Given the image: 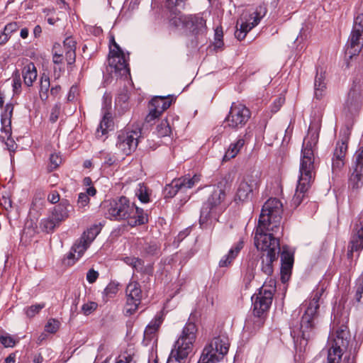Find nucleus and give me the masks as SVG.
Here are the masks:
<instances>
[{
  "mask_svg": "<svg viewBox=\"0 0 363 363\" xmlns=\"http://www.w3.org/2000/svg\"><path fill=\"white\" fill-rule=\"evenodd\" d=\"M282 203L275 198L268 199L262 206L258 225L255 234V245L262 251V271L267 275L273 272V262L280 252L278 235L281 233V226Z\"/></svg>",
  "mask_w": 363,
  "mask_h": 363,
  "instance_id": "1",
  "label": "nucleus"
},
{
  "mask_svg": "<svg viewBox=\"0 0 363 363\" xmlns=\"http://www.w3.org/2000/svg\"><path fill=\"white\" fill-rule=\"evenodd\" d=\"M319 133L316 128L309 127L307 135L303 140L301 161L299 167V176L294 196L291 203L294 208L298 207L313 182L315 174V151L318 141Z\"/></svg>",
  "mask_w": 363,
  "mask_h": 363,
  "instance_id": "2",
  "label": "nucleus"
},
{
  "mask_svg": "<svg viewBox=\"0 0 363 363\" xmlns=\"http://www.w3.org/2000/svg\"><path fill=\"white\" fill-rule=\"evenodd\" d=\"M324 292V289L317 288L313 291L311 299L306 302V308L301 317L300 323L291 326V333L298 339L301 338V344L302 341L307 344L309 339L313 337L315 334L316 326L318 323V309L320 307V300Z\"/></svg>",
  "mask_w": 363,
  "mask_h": 363,
  "instance_id": "3",
  "label": "nucleus"
},
{
  "mask_svg": "<svg viewBox=\"0 0 363 363\" xmlns=\"http://www.w3.org/2000/svg\"><path fill=\"white\" fill-rule=\"evenodd\" d=\"M106 217L110 220H125L130 226L147 222V215L125 196L109 201L106 206Z\"/></svg>",
  "mask_w": 363,
  "mask_h": 363,
  "instance_id": "4",
  "label": "nucleus"
},
{
  "mask_svg": "<svg viewBox=\"0 0 363 363\" xmlns=\"http://www.w3.org/2000/svg\"><path fill=\"white\" fill-rule=\"evenodd\" d=\"M225 191L219 186L214 188L201 209L199 224L201 228H206L218 221L220 215L225 208Z\"/></svg>",
  "mask_w": 363,
  "mask_h": 363,
  "instance_id": "5",
  "label": "nucleus"
},
{
  "mask_svg": "<svg viewBox=\"0 0 363 363\" xmlns=\"http://www.w3.org/2000/svg\"><path fill=\"white\" fill-rule=\"evenodd\" d=\"M349 340L350 335L345 325L340 327L335 336L329 337L327 363H340L343 350L347 348Z\"/></svg>",
  "mask_w": 363,
  "mask_h": 363,
  "instance_id": "6",
  "label": "nucleus"
},
{
  "mask_svg": "<svg viewBox=\"0 0 363 363\" xmlns=\"http://www.w3.org/2000/svg\"><path fill=\"white\" fill-rule=\"evenodd\" d=\"M73 211L72 206L67 199H62L53 207L50 216L43 218L40 222V228L46 233L52 232L62 222L69 217V213Z\"/></svg>",
  "mask_w": 363,
  "mask_h": 363,
  "instance_id": "7",
  "label": "nucleus"
},
{
  "mask_svg": "<svg viewBox=\"0 0 363 363\" xmlns=\"http://www.w3.org/2000/svg\"><path fill=\"white\" fill-rule=\"evenodd\" d=\"M275 291L276 281L269 278L259 289L258 293L252 296L253 313L255 315L259 317L268 311L272 304Z\"/></svg>",
  "mask_w": 363,
  "mask_h": 363,
  "instance_id": "8",
  "label": "nucleus"
},
{
  "mask_svg": "<svg viewBox=\"0 0 363 363\" xmlns=\"http://www.w3.org/2000/svg\"><path fill=\"white\" fill-rule=\"evenodd\" d=\"M230 343L227 337L218 336L213 338L205 347L198 363H216L228 353Z\"/></svg>",
  "mask_w": 363,
  "mask_h": 363,
  "instance_id": "9",
  "label": "nucleus"
},
{
  "mask_svg": "<svg viewBox=\"0 0 363 363\" xmlns=\"http://www.w3.org/2000/svg\"><path fill=\"white\" fill-rule=\"evenodd\" d=\"M260 184V172L253 171L245 176L238 183L234 201L235 203H244L250 201L253 196V192Z\"/></svg>",
  "mask_w": 363,
  "mask_h": 363,
  "instance_id": "10",
  "label": "nucleus"
},
{
  "mask_svg": "<svg viewBox=\"0 0 363 363\" xmlns=\"http://www.w3.org/2000/svg\"><path fill=\"white\" fill-rule=\"evenodd\" d=\"M266 12L265 7L260 6L249 14L243 13L237 23V30L235 32L236 38L239 40H243L247 33L259 23Z\"/></svg>",
  "mask_w": 363,
  "mask_h": 363,
  "instance_id": "11",
  "label": "nucleus"
},
{
  "mask_svg": "<svg viewBox=\"0 0 363 363\" xmlns=\"http://www.w3.org/2000/svg\"><path fill=\"white\" fill-rule=\"evenodd\" d=\"M196 326L194 323H187L171 352L173 354H177V356L179 354L183 357H187L192 351L193 344L196 340Z\"/></svg>",
  "mask_w": 363,
  "mask_h": 363,
  "instance_id": "12",
  "label": "nucleus"
},
{
  "mask_svg": "<svg viewBox=\"0 0 363 363\" xmlns=\"http://www.w3.org/2000/svg\"><path fill=\"white\" fill-rule=\"evenodd\" d=\"M170 23L176 27H182L194 35L203 34L206 30L205 20L198 16H185L179 11L170 18Z\"/></svg>",
  "mask_w": 363,
  "mask_h": 363,
  "instance_id": "13",
  "label": "nucleus"
},
{
  "mask_svg": "<svg viewBox=\"0 0 363 363\" xmlns=\"http://www.w3.org/2000/svg\"><path fill=\"white\" fill-rule=\"evenodd\" d=\"M363 101V80L358 79L353 82L345 101L344 111L347 115L355 116L361 108Z\"/></svg>",
  "mask_w": 363,
  "mask_h": 363,
  "instance_id": "14",
  "label": "nucleus"
},
{
  "mask_svg": "<svg viewBox=\"0 0 363 363\" xmlns=\"http://www.w3.org/2000/svg\"><path fill=\"white\" fill-rule=\"evenodd\" d=\"M250 118V111L244 104L233 103L225 123L226 126L238 130L242 128Z\"/></svg>",
  "mask_w": 363,
  "mask_h": 363,
  "instance_id": "15",
  "label": "nucleus"
},
{
  "mask_svg": "<svg viewBox=\"0 0 363 363\" xmlns=\"http://www.w3.org/2000/svg\"><path fill=\"white\" fill-rule=\"evenodd\" d=\"M126 313L131 315L135 312L142 299V290L140 284L136 281H131L126 286Z\"/></svg>",
  "mask_w": 363,
  "mask_h": 363,
  "instance_id": "16",
  "label": "nucleus"
},
{
  "mask_svg": "<svg viewBox=\"0 0 363 363\" xmlns=\"http://www.w3.org/2000/svg\"><path fill=\"white\" fill-rule=\"evenodd\" d=\"M139 137L138 131L122 132L118 136L116 147L123 154L128 155L136 149Z\"/></svg>",
  "mask_w": 363,
  "mask_h": 363,
  "instance_id": "17",
  "label": "nucleus"
},
{
  "mask_svg": "<svg viewBox=\"0 0 363 363\" xmlns=\"http://www.w3.org/2000/svg\"><path fill=\"white\" fill-rule=\"evenodd\" d=\"M172 100L167 96H155L149 104V113L145 117V122L152 123L171 105Z\"/></svg>",
  "mask_w": 363,
  "mask_h": 363,
  "instance_id": "18",
  "label": "nucleus"
},
{
  "mask_svg": "<svg viewBox=\"0 0 363 363\" xmlns=\"http://www.w3.org/2000/svg\"><path fill=\"white\" fill-rule=\"evenodd\" d=\"M111 96L109 94H105L103 96L102 107L104 116L96 131L97 138H101L103 135H106L113 125L111 115L109 112V110L111 109Z\"/></svg>",
  "mask_w": 363,
  "mask_h": 363,
  "instance_id": "19",
  "label": "nucleus"
},
{
  "mask_svg": "<svg viewBox=\"0 0 363 363\" xmlns=\"http://www.w3.org/2000/svg\"><path fill=\"white\" fill-rule=\"evenodd\" d=\"M113 45L114 48L110 50L108 65L114 69V72H119L121 74H124L128 71L124 54L115 42Z\"/></svg>",
  "mask_w": 363,
  "mask_h": 363,
  "instance_id": "20",
  "label": "nucleus"
},
{
  "mask_svg": "<svg viewBox=\"0 0 363 363\" xmlns=\"http://www.w3.org/2000/svg\"><path fill=\"white\" fill-rule=\"evenodd\" d=\"M353 160L354 168L350 182L352 188L358 189L363 184V147L356 151Z\"/></svg>",
  "mask_w": 363,
  "mask_h": 363,
  "instance_id": "21",
  "label": "nucleus"
},
{
  "mask_svg": "<svg viewBox=\"0 0 363 363\" xmlns=\"http://www.w3.org/2000/svg\"><path fill=\"white\" fill-rule=\"evenodd\" d=\"M350 244L351 252H358L363 248V211L354 223Z\"/></svg>",
  "mask_w": 363,
  "mask_h": 363,
  "instance_id": "22",
  "label": "nucleus"
},
{
  "mask_svg": "<svg viewBox=\"0 0 363 363\" xmlns=\"http://www.w3.org/2000/svg\"><path fill=\"white\" fill-rule=\"evenodd\" d=\"M89 246V245L85 240L79 238L72 247L64 259V263L69 266L73 265L84 255Z\"/></svg>",
  "mask_w": 363,
  "mask_h": 363,
  "instance_id": "23",
  "label": "nucleus"
},
{
  "mask_svg": "<svg viewBox=\"0 0 363 363\" xmlns=\"http://www.w3.org/2000/svg\"><path fill=\"white\" fill-rule=\"evenodd\" d=\"M362 34L363 32H360L358 30H352L345 50V54L349 58L351 59L360 52Z\"/></svg>",
  "mask_w": 363,
  "mask_h": 363,
  "instance_id": "24",
  "label": "nucleus"
},
{
  "mask_svg": "<svg viewBox=\"0 0 363 363\" xmlns=\"http://www.w3.org/2000/svg\"><path fill=\"white\" fill-rule=\"evenodd\" d=\"M325 72L323 68H318L314 81V97L320 100L325 95Z\"/></svg>",
  "mask_w": 363,
  "mask_h": 363,
  "instance_id": "25",
  "label": "nucleus"
},
{
  "mask_svg": "<svg viewBox=\"0 0 363 363\" xmlns=\"http://www.w3.org/2000/svg\"><path fill=\"white\" fill-rule=\"evenodd\" d=\"M199 181L200 176L197 174H194L192 177L188 176L174 180L171 184V186L175 189L173 191V194H176L179 190L192 188Z\"/></svg>",
  "mask_w": 363,
  "mask_h": 363,
  "instance_id": "26",
  "label": "nucleus"
},
{
  "mask_svg": "<svg viewBox=\"0 0 363 363\" xmlns=\"http://www.w3.org/2000/svg\"><path fill=\"white\" fill-rule=\"evenodd\" d=\"M245 143V141L242 136H239L236 140L231 143L223 155V162H227L235 157L243 147Z\"/></svg>",
  "mask_w": 363,
  "mask_h": 363,
  "instance_id": "27",
  "label": "nucleus"
},
{
  "mask_svg": "<svg viewBox=\"0 0 363 363\" xmlns=\"http://www.w3.org/2000/svg\"><path fill=\"white\" fill-rule=\"evenodd\" d=\"M22 74L25 84L31 86L38 76L35 65L30 62L26 64L23 68Z\"/></svg>",
  "mask_w": 363,
  "mask_h": 363,
  "instance_id": "28",
  "label": "nucleus"
},
{
  "mask_svg": "<svg viewBox=\"0 0 363 363\" xmlns=\"http://www.w3.org/2000/svg\"><path fill=\"white\" fill-rule=\"evenodd\" d=\"M138 360L137 351L133 346H128L118 357L116 363H136Z\"/></svg>",
  "mask_w": 363,
  "mask_h": 363,
  "instance_id": "29",
  "label": "nucleus"
},
{
  "mask_svg": "<svg viewBox=\"0 0 363 363\" xmlns=\"http://www.w3.org/2000/svg\"><path fill=\"white\" fill-rule=\"evenodd\" d=\"M6 120H2V127H1V131L5 133L6 135L7 136V140L5 143L7 149L9 152H14L15 149L16 147V144L13 140L11 138V126L10 121H8V124H6Z\"/></svg>",
  "mask_w": 363,
  "mask_h": 363,
  "instance_id": "30",
  "label": "nucleus"
},
{
  "mask_svg": "<svg viewBox=\"0 0 363 363\" xmlns=\"http://www.w3.org/2000/svg\"><path fill=\"white\" fill-rule=\"evenodd\" d=\"M162 321V315L160 314L156 315L154 319H152L146 327L144 333L145 336L147 338H150V336L158 330Z\"/></svg>",
  "mask_w": 363,
  "mask_h": 363,
  "instance_id": "31",
  "label": "nucleus"
},
{
  "mask_svg": "<svg viewBox=\"0 0 363 363\" xmlns=\"http://www.w3.org/2000/svg\"><path fill=\"white\" fill-rule=\"evenodd\" d=\"M101 230V224L93 225L86 231L84 232L80 238L85 240L86 242L90 245L92 242V241L95 239L96 235L100 233Z\"/></svg>",
  "mask_w": 363,
  "mask_h": 363,
  "instance_id": "32",
  "label": "nucleus"
},
{
  "mask_svg": "<svg viewBox=\"0 0 363 363\" xmlns=\"http://www.w3.org/2000/svg\"><path fill=\"white\" fill-rule=\"evenodd\" d=\"M50 78L49 77L43 73L40 77V96L41 99L45 100L48 98V91L50 88Z\"/></svg>",
  "mask_w": 363,
  "mask_h": 363,
  "instance_id": "33",
  "label": "nucleus"
},
{
  "mask_svg": "<svg viewBox=\"0 0 363 363\" xmlns=\"http://www.w3.org/2000/svg\"><path fill=\"white\" fill-rule=\"evenodd\" d=\"M135 196L142 203H147L150 201L149 193L147 186L143 183H139L135 190Z\"/></svg>",
  "mask_w": 363,
  "mask_h": 363,
  "instance_id": "34",
  "label": "nucleus"
},
{
  "mask_svg": "<svg viewBox=\"0 0 363 363\" xmlns=\"http://www.w3.org/2000/svg\"><path fill=\"white\" fill-rule=\"evenodd\" d=\"M122 260L128 265L130 266L133 269L140 271L143 269V262L142 259L135 257H124Z\"/></svg>",
  "mask_w": 363,
  "mask_h": 363,
  "instance_id": "35",
  "label": "nucleus"
},
{
  "mask_svg": "<svg viewBox=\"0 0 363 363\" xmlns=\"http://www.w3.org/2000/svg\"><path fill=\"white\" fill-rule=\"evenodd\" d=\"M157 133L160 137H165L171 133V128L167 120H163L157 126Z\"/></svg>",
  "mask_w": 363,
  "mask_h": 363,
  "instance_id": "36",
  "label": "nucleus"
},
{
  "mask_svg": "<svg viewBox=\"0 0 363 363\" xmlns=\"http://www.w3.org/2000/svg\"><path fill=\"white\" fill-rule=\"evenodd\" d=\"M281 262L287 263L289 265L294 264V255L288 250L286 246H283L282 252L281 253Z\"/></svg>",
  "mask_w": 363,
  "mask_h": 363,
  "instance_id": "37",
  "label": "nucleus"
},
{
  "mask_svg": "<svg viewBox=\"0 0 363 363\" xmlns=\"http://www.w3.org/2000/svg\"><path fill=\"white\" fill-rule=\"evenodd\" d=\"M363 298V273L359 276L356 281L354 298L357 302H360Z\"/></svg>",
  "mask_w": 363,
  "mask_h": 363,
  "instance_id": "38",
  "label": "nucleus"
},
{
  "mask_svg": "<svg viewBox=\"0 0 363 363\" xmlns=\"http://www.w3.org/2000/svg\"><path fill=\"white\" fill-rule=\"evenodd\" d=\"M238 255L237 253L230 250L228 253L226 255L223 256L222 259L220 260L219 266L221 267L229 266Z\"/></svg>",
  "mask_w": 363,
  "mask_h": 363,
  "instance_id": "39",
  "label": "nucleus"
},
{
  "mask_svg": "<svg viewBox=\"0 0 363 363\" xmlns=\"http://www.w3.org/2000/svg\"><path fill=\"white\" fill-rule=\"evenodd\" d=\"M293 265L287 263H282L281 267V279L283 283L286 282L291 276Z\"/></svg>",
  "mask_w": 363,
  "mask_h": 363,
  "instance_id": "40",
  "label": "nucleus"
},
{
  "mask_svg": "<svg viewBox=\"0 0 363 363\" xmlns=\"http://www.w3.org/2000/svg\"><path fill=\"white\" fill-rule=\"evenodd\" d=\"M45 307L44 303H39L30 306L24 309L25 313L28 318H33L38 314L41 309Z\"/></svg>",
  "mask_w": 363,
  "mask_h": 363,
  "instance_id": "41",
  "label": "nucleus"
},
{
  "mask_svg": "<svg viewBox=\"0 0 363 363\" xmlns=\"http://www.w3.org/2000/svg\"><path fill=\"white\" fill-rule=\"evenodd\" d=\"M347 150V145L346 141L338 142L336 145L334 154L335 157L340 156V157L345 158V153Z\"/></svg>",
  "mask_w": 363,
  "mask_h": 363,
  "instance_id": "42",
  "label": "nucleus"
},
{
  "mask_svg": "<svg viewBox=\"0 0 363 363\" xmlns=\"http://www.w3.org/2000/svg\"><path fill=\"white\" fill-rule=\"evenodd\" d=\"M98 303L94 301H89L82 305V311L84 315H89L96 310Z\"/></svg>",
  "mask_w": 363,
  "mask_h": 363,
  "instance_id": "43",
  "label": "nucleus"
},
{
  "mask_svg": "<svg viewBox=\"0 0 363 363\" xmlns=\"http://www.w3.org/2000/svg\"><path fill=\"white\" fill-rule=\"evenodd\" d=\"M89 197L87 194L82 192L78 196L77 200V207L79 209L84 210L86 206H88L89 203Z\"/></svg>",
  "mask_w": 363,
  "mask_h": 363,
  "instance_id": "44",
  "label": "nucleus"
},
{
  "mask_svg": "<svg viewBox=\"0 0 363 363\" xmlns=\"http://www.w3.org/2000/svg\"><path fill=\"white\" fill-rule=\"evenodd\" d=\"M344 159L343 157H340V156L335 157L333 155L332 160V170L333 173L339 172L345 164Z\"/></svg>",
  "mask_w": 363,
  "mask_h": 363,
  "instance_id": "45",
  "label": "nucleus"
},
{
  "mask_svg": "<svg viewBox=\"0 0 363 363\" xmlns=\"http://www.w3.org/2000/svg\"><path fill=\"white\" fill-rule=\"evenodd\" d=\"M186 1V0H166V5L169 9L176 8L175 11H172L175 15V12L178 13L179 11L177 8H183L184 4Z\"/></svg>",
  "mask_w": 363,
  "mask_h": 363,
  "instance_id": "46",
  "label": "nucleus"
},
{
  "mask_svg": "<svg viewBox=\"0 0 363 363\" xmlns=\"http://www.w3.org/2000/svg\"><path fill=\"white\" fill-rule=\"evenodd\" d=\"M60 322L55 319H50L48 320L45 326L46 332L50 333H55L59 329Z\"/></svg>",
  "mask_w": 363,
  "mask_h": 363,
  "instance_id": "47",
  "label": "nucleus"
},
{
  "mask_svg": "<svg viewBox=\"0 0 363 363\" xmlns=\"http://www.w3.org/2000/svg\"><path fill=\"white\" fill-rule=\"evenodd\" d=\"M223 30L220 28H216L215 30V36H214V46L216 48H220L223 45Z\"/></svg>",
  "mask_w": 363,
  "mask_h": 363,
  "instance_id": "48",
  "label": "nucleus"
},
{
  "mask_svg": "<svg viewBox=\"0 0 363 363\" xmlns=\"http://www.w3.org/2000/svg\"><path fill=\"white\" fill-rule=\"evenodd\" d=\"M13 89L15 93H18L20 91L21 88V81L20 77V73L18 70H16L13 74Z\"/></svg>",
  "mask_w": 363,
  "mask_h": 363,
  "instance_id": "49",
  "label": "nucleus"
},
{
  "mask_svg": "<svg viewBox=\"0 0 363 363\" xmlns=\"http://www.w3.org/2000/svg\"><path fill=\"white\" fill-rule=\"evenodd\" d=\"M62 162L61 157L57 154H51L50 157V167L52 169H56Z\"/></svg>",
  "mask_w": 363,
  "mask_h": 363,
  "instance_id": "50",
  "label": "nucleus"
},
{
  "mask_svg": "<svg viewBox=\"0 0 363 363\" xmlns=\"http://www.w3.org/2000/svg\"><path fill=\"white\" fill-rule=\"evenodd\" d=\"M60 111H61V105H60V104H56L52 108L51 113H50V120L52 122L54 123V122H55L58 119L60 113Z\"/></svg>",
  "mask_w": 363,
  "mask_h": 363,
  "instance_id": "51",
  "label": "nucleus"
},
{
  "mask_svg": "<svg viewBox=\"0 0 363 363\" xmlns=\"http://www.w3.org/2000/svg\"><path fill=\"white\" fill-rule=\"evenodd\" d=\"M186 358L187 357H181V355L179 354L177 356V354H173V352H171L167 363H186Z\"/></svg>",
  "mask_w": 363,
  "mask_h": 363,
  "instance_id": "52",
  "label": "nucleus"
},
{
  "mask_svg": "<svg viewBox=\"0 0 363 363\" xmlns=\"http://www.w3.org/2000/svg\"><path fill=\"white\" fill-rule=\"evenodd\" d=\"M352 29L363 32V13L355 17Z\"/></svg>",
  "mask_w": 363,
  "mask_h": 363,
  "instance_id": "53",
  "label": "nucleus"
},
{
  "mask_svg": "<svg viewBox=\"0 0 363 363\" xmlns=\"http://www.w3.org/2000/svg\"><path fill=\"white\" fill-rule=\"evenodd\" d=\"M144 250L147 254L154 255L157 254L159 248L156 243L152 242L147 244Z\"/></svg>",
  "mask_w": 363,
  "mask_h": 363,
  "instance_id": "54",
  "label": "nucleus"
},
{
  "mask_svg": "<svg viewBox=\"0 0 363 363\" xmlns=\"http://www.w3.org/2000/svg\"><path fill=\"white\" fill-rule=\"evenodd\" d=\"M118 291V284L113 282L108 284L106 287L104 292L107 296H112Z\"/></svg>",
  "mask_w": 363,
  "mask_h": 363,
  "instance_id": "55",
  "label": "nucleus"
},
{
  "mask_svg": "<svg viewBox=\"0 0 363 363\" xmlns=\"http://www.w3.org/2000/svg\"><path fill=\"white\" fill-rule=\"evenodd\" d=\"M13 110V106L12 104H7L6 105L4 116L1 118V121L3 119L6 120V124H8L9 121H11V118L12 116Z\"/></svg>",
  "mask_w": 363,
  "mask_h": 363,
  "instance_id": "56",
  "label": "nucleus"
},
{
  "mask_svg": "<svg viewBox=\"0 0 363 363\" xmlns=\"http://www.w3.org/2000/svg\"><path fill=\"white\" fill-rule=\"evenodd\" d=\"M99 277L98 272L94 270L93 269H89L86 274V279L89 283L92 284L96 281Z\"/></svg>",
  "mask_w": 363,
  "mask_h": 363,
  "instance_id": "57",
  "label": "nucleus"
},
{
  "mask_svg": "<svg viewBox=\"0 0 363 363\" xmlns=\"http://www.w3.org/2000/svg\"><path fill=\"white\" fill-rule=\"evenodd\" d=\"M0 342L5 347H13L15 345V341L10 336H1L0 337Z\"/></svg>",
  "mask_w": 363,
  "mask_h": 363,
  "instance_id": "58",
  "label": "nucleus"
},
{
  "mask_svg": "<svg viewBox=\"0 0 363 363\" xmlns=\"http://www.w3.org/2000/svg\"><path fill=\"white\" fill-rule=\"evenodd\" d=\"M19 28V25L17 22H11L5 26V31L11 35L16 32Z\"/></svg>",
  "mask_w": 363,
  "mask_h": 363,
  "instance_id": "59",
  "label": "nucleus"
},
{
  "mask_svg": "<svg viewBox=\"0 0 363 363\" xmlns=\"http://www.w3.org/2000/svg\"><path fill=\"white\" fill-rule=\"evenodd\" d=\"M65 57L69 65H72L75 61V50H67L65 51Z\"/></svg>",
  "mask_w": 363,
  "mask_h": 363,
  "instance_id": "60",
  "label": "nucleus"
},
{
  "mask_svg": "<svg viewBox=\"0 0 363 363\" xmlns=\"http://www.w3.org/2000/svg\"><path fill=\"white\" fill-rule=\"evenodd\" d=\"M64 47L66 50H75V42L72 38H67L64 40Z\"/></svg>",
  "mask_w": 363,
  "mask_h": 363,
  "instance_id": "61",
  "label": "nucleus"
},
{
  "mask_svg": "<svg viewBox=\"0 0 363 363\" xmlns=\"http://www.w3.org/2000/svg\"><path fill=\"white\" fill-rule=\"evenodd\" d=\"M48 200L52 203H57L60 201V194L57 191H53L48 196Z\"/></svg>",
  "mask_w": 363,
  "mask_h": 363,
  "instance_id": "62",
  "label": "nucleus"
},
{
  "mask_svg": "<svg viewBox=\"0 0 363 363\" xmlns=\"http://www.w3.org/2000/svg\"><path fill=\"white\" fill-rule=\"evenodd\" d=\"M56 49H57V47L55 46L54 47L55 52L53 53L52 61L55 64L58 65V64H61L62 62L63 55L61 53H57L56 51Z\"/></svg>",
  "mask_w": 363,
  "mask_h": 363,
  "instance_id": "63",
  "label": "nucleus"
},
{
  "mask_svg": "<svg viewBox=\"0 0 363 363\" xmlns=\"http://www.w3.org/2000/svg\"><path fill=\"white\" fill-rule=\"evenodd\" d=\"M243 246H244L243 241L242 240H240L237 243H235L230 248V250L238 255L239 252H240V250L243 248Z\"/></svg>",
  "mask_w": 363,
  "mask_h": 363,
  "instance_id": "64",
  "label": "nucleus"
}]
</instances>
